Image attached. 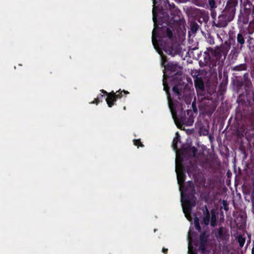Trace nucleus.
Wrapping results in <instances>:
<instances>
[{
  "label": "nucleus",
  "mask_w": 254,
  "mask_h": 254,
  "mask_svg": "<svg viewBox=\"0 0 254 254\" xmlns=\"http://www.w3.org/2000/svg\"><path fill=\"white\" fill-rule=\"evenodd\" d=\"M235 39L230 36L229 40L220 46H217L215 48L210 47L207 48L206 51L203 54V59H201L199 62L200 66H208L210 68H214L217 65H223L232 44L234 46L229 57L231 60H236L243 48L239 46L235 45Z\"/></svg>",
  "instance_id": "f257e3e1"
},
{
  "label": "nucleus",
  "mask_w": 254,
  "mask_h": 254,
  "mask_svg": "<svg viewBox=\"0 0 254 254\" xmlns=\"http://www.w3.org/2000/svg\"><path fill=\"white\" fill-rule=\"evenodd\" d=\"M181 189H183L181 195L183 211L186 214H190L192 208L196 205L194 185L192 181H189L186 186H182Z\"/></svg>",
  "instance_id": "f03ea898"
},
{
  "label": "nucleus",
  "mask_w": 254,
  "mask_h": 254,
  "mask_svg": "<svg viewBox=\"0 0 254 254\" xmlns=\"http://www.w3.org/2000/svg\"><path fill=\"white\" fill-rule=\"evenodd\" d=\"M237 5L238 0H228L225 8L219 15L217 21H213V25L217 28L226 27L235 17L236 7Z\"/></svg>",
  "instance_id": "7ed1b4c3"
},
{
  "label": "nucleus",
  "mask_w": 254,
  "mask_h": 254,
  "mask_svg": "<svg viewBox=\"0 0 254 254\" xmlns=\"http://www.w3.org/2000/svg\"><path fill=\"white\" fill-rule=\"evenodd\" d=\"M152 43L155 48L158 47L164 51V52L172 57L179 55L181 52L180 45L177 43L171 42L167 44L162 40H157L155 34L154 30L152 32Z\"/></svg>",
  "instance_id": "20e7f679"
},
{
  "label": "nucleus",
  "mask_w": 254,
  "mask_h": 254,
  "mask_svg": "<svg viewBox=\"0 0 254 254\" xmlns=\"http://www.w3.org/2000/svg\"><path fill=\"white\" fill-rule=\"evenodd\" d=\"M182 107V109L177 108V115L176 117H173V119L179 123V124L185 125L186 126H191L194 122L193 114H197V109L196 106L195 102L194 101L191 104V107L193 109H188L187 111V116L186 115L185 112L183 111L182 105L180 103L179 104Z\"/></svg>",
  "instance_id": "39448f33"
},
{
  "label": "nucleus",
  "mask_w": 254,
  "mask_h": 254,
  "mask_svg": "<svg viewBox=\"0 0 254 254\" xmlns=\"http://www.w3.org/2000/svg\"><path fill=\"white\" fill-rule=\"evenodd\" d=\"M163 85L164 86L163 89L166 92L167 96L168 104L172 116L173 117H176V116L177 115V108H179L181 109L182 108L179 105V102L178 101L172 100L169 92L170 87L166 81L164 80V78L163 79Z\"/></svg>",
  "instance_id": "423d86ee"
},
{
  "label": "nucleus",
  "mask_w": 254,
  "mask_h": 254,
  "mask_svg": "<svg viewBox=\"0 0 254 254\" xmlns=\"http://www.w3.org/2000/svg\"><path fill=\"white\" fill-rule=\"evenodd\" d=\"M123 92L125 94H129L127 91L125 90L122 91L121 89L116 92L112 91L108 94V97L106 98V101L109 107H112L115 105V103L117 101V99H120L123 96Z\"/></svg>",
  "instance_id": "0eeeda50"
},
{
  "label": "nucleus",
  "mask_w": 254,
  "mask_h": 254,
  "mask_svg": "<svg viewBox=\"0 0 254 254\" xmlns=\"http://www.w3.org/2000/svg\"><path fill=\"white\" fill-rule=\"evenodd\" d=\"M170 11L172 17H170L168 13L166 12L163 13V17L161 18V21L166 23L168 25L172 23L174 16L178 15L180 11L176 6L174 3H169Z\"/></svg>",
  "instance_id": "6e6552de"
},
{
  "label": "nucleus",
  "mask_w": 254,
  "mask_h": 254,
  "mask_svg": "<svg viewBox=\"0 0 254 254\" xmlns=\"http://www.w3.org/2000/svg\"><path fill=\"white\" fill-rule=\"evenodd\" d=\"M161 57L162 64L165 66L167 70L174 72L176 71V75H182V72L180 70H178V69L181 68V67L178 65V63L170 62L165 65V64L167 62V57L164 55H162Z\"/></svg>",
  "instance_id": "1a4fd4ad"
},
{
  "label": "nucleus",
  "mask_w": 254,
  "mask_h": 254,
  "mask_svg": "<svg viewBox=\"0 0 254 254\" xmlns=\"http://www.w3.org/2000/svg\"><path fill=\"white\" fill-rule=\"evenodd\" d=\"M208 236L205 232L200 234L199 237V246L198 250L202 254H208L209 251L207 250L206 247L208 243Z\"/></svg>",
  "instance_id": "9d476101"
},
{
  "label": "nucleus",
  "mask_w": 254,
  "mask_h": 254,
  "mask_svg": "<svg viewBox=\"0 0 254 254\" xmlns=\"http://www.w3.org/2000/svg\"><path fill=\"white\" fill-rule=\"evenodd\" d=\"M194 83L197 95H200L202 98H204V95L202 94V92H204V84L202 78L198 75H196L194 79Z\"/></svg>",
  "instance_id": "9b49d317"
},
{
  "label": "nucleus",
  "mask_w": 254,
  "mask_h": 254,
  "mask_svg": "<svg viewBox=\"0 0 254 254\" xmlns=\"http://www.w3.org/2000/svg\"><path fill=\"white\" fill-rule=\"evenodd\" d=\"M161 33L158 34L159 38H168L170 40H172L173 33L172 27H163L160 29Z\"/></svg>",
  "instance_id": "f8f14e48"
},
{
  "label": "nucleus",
  "mask_w": 254,
  "mask_h": 254,
  "mask_svg": "<svg viewBox=\"0 0 254 254\" xmlns=\"http://www.w3.org/2000/svg\"><path fill=\"white\" fill-rule=\"evenodd\" d=\"M247 32L245 30H240L237 36V45L240 47L243 48L245 43V39L247 38Z\"/></svg>",
  "instance_id": "ddd939ff"
},
{
  "label": "nucleus",
  "mask_w": 254,
  "mask_h": 254,
  "mask_svg": "<svg viewBox=\"0 0 254 254\" xmlns=\"http://www.w3.org/2000/svg\"><path fill=\"white\" fill-rule=\"evenodd\" d=\"M226 229L223 226H221L218 229L217 232L215 233V237L218 241L220 242L226 239Z\"/></svg>",
  "instance_id": "4468645a"
},
{
  "label": "nucleus",
  "mask_w": 254,
  "mask_h": 254,
  "mask_svg": "<svg viewBox=\"0 0 254 254\" xmlns=\"http://www.w3.org/2000/svg\"><path fill=\"white\" fill-rule=\"evenodd\" d=\"M251 14L246 13L241 11L238 17V23H242L243 25L247 24L249 22L250 15Z\"/></svg>",
  "instance_id": "2eb2a0df"
},
{
  "label": "nucleus",
  "mask_w": 254,
  "mask_h": 254,
  "mask_svg": "<svg viewBox=\"0 0 254 254\" xmlns=\"http://www.w3.org/2000/svg\"><path fill=\"white\" fill-rule=\"evenodd\" d=\"M176 172L177 176L178 183L181 186H182L185 181V174L182 170V169L179 170L177 168L176 169Z\"/></svg>",
  "instance_id": "dca6fc26"
},
{
  "label": "nucleus",
  "mask_w": 254,
  "mask_h": 254,
  "mask_svg": "<svg viewBox=\"0 0 254 254\" xmlns=\"http://www.w3.org/2000/svg\"><path fill=\"white\" fill-rule=\"evenodd\" d=\"M203 213V223L205 225H208L210 222V213L206 205H204L202 208Z\"/></svg>",
  "instance_id": "f3484780"
},
{
  "label": "nucleus",
  "mask_w": 254,
  "mask_h": 254,
  "mask_svg": "<svg viewBox=\"0 0 254 254\" xmlns=\"http://www.w3.org/2000/svg\"><path fill=\"white\" fill-rule=\"evenodd\" d=\"M244 10L243 12L246 13L251 14L252 8L253 7V12H254V5L253 6V4L249 0H245L243 3Z\"/></svg>",
  "instance_id": "a211bd4d"
},
{
  "label": "nucleus",
  "mask_w": 254,
  "mask_h": 254,
  "mask_svg": "<svg viewBox=\"0 0 254 254\" xmlns=\"http://www.w3.org/2000/svg\"><path fill=\"white\" fill-rule=\"evenodd\" d=\"M100 92L101 94L98 95L97 98H95L94 100L90 103L91 104H96L98 105L100 102H102L103 99L105 96H107V97H108V94H109V93L106 91L102 89L100 90Z\"/></svg>",
  "instance_id": "6ab92c4d"
},
{
  "label": "nucleus",
  "mask_w": 254,
  "mask_h": 254,
  "mask_svg": "<svg viewBox=\"0 0 254 254\" xmlns=\"http://www.w3.org/2000/svg\"><path fill=\"white\" fill-rule=\"evenodd\" d=\"M183 151L189 156L192 155L193 157H195L197 150L194 146H187L183 148Z\"/></svg>",
  "instance_id": "aec40b11"
},
{
  "label": "nucleus",
  "mask_w": 254,
  "mask_h": 254,
  "mask_svg": "<svg viewBox=\"0 0 254 254\" xmlns=\"http://www.w3.org/2000/svg\"><path fill=\"white\" fill-rule=\"evenodd\" d=\"M237 102L239 104V106L237 109V112L238 113H240L241 116L245 115L246 114L244 112L242 111V107L244 110H245L244 109V107L246 108V102L244 100H240V99H237Z\"/></svg>",
  "instance_id": "412c9836"
},
{
  "label": "nucleus",
  "mask_w": 254,
  "mask_h": 254,
  "mask_svg": "<svg viewBox=\"0 0 254 254\" xmlns=\"http://www.w3.org/2000/svg\"><path fill=\"white\" fill-rule=\"evenodd\" d=\"M250 106L249 107L250 109V112L249 114L250 116V121L251 122V124L253 126V129H254V99L253 100L252 102L250 103Z\"/></svg>",
  "instance_id": "4be33fe9"
},
{
  "label": "nucleus",
  "mask_w": 254,
  "mask_h": 254,
  "mask_svg": "<svg viewBox=\"0 0 254 254\" xmlns=\"http://www.w3.org/2000/svg\"><path fill=\"white\" fill-rule=\"evenodd\" d=\"M173 91L176 96H178V99L181 100L183 99L182 90L179 88L178 85H175L173 87Z\"/></svg>",
  "instance_id": "5701e85b"
},
{
  "label": "nucleus",
  "mask_w": 254,
  "mask_h": 254,
  "mask_svg": "<svg viewBox=\"0 0 254 254\" xmlns=\"http://www.w3.org/2000/svg\"><path fill=\"white\" fill-rule=\"evenodd\" d=\"M211 221H210V224L211 226L215 227L217 223V217L216 216L215 211L213 209L211 210Z\"/></svg>",
  "instance_id": "b1692460"
},
{
  "label": "nucleus",
  "mask_w": 254,
  "mask_h": 254,
  "mask_svg": "<svg viewBox=\"0 0 254 254\" xmlns=\"http://www.w3.org/2000/svg\"><path fill=\"white\" fill-rule=\"evenodd\" d=\"M247 64H242L234 66L233 70L234 71H243L247 70Z\"/></svg>",
  "instance_id": "393cba45"
},
{
  "label": "nucleus",
  "mask_w": 254,
  "mask_h": 254,
  "mask_svg": "<svg viewBox=\"0 0 254 254\" xmlns=\"http://www.w3.org/2000/svg\"><path fill=\"white\" fill-rule=\"evenodd\" d=\"M254 32V21H251L249 23V27L248 29V33L249 34L251 35Z\"/></svg>",
  "instance_id": "a878e982"
},
{
  "label": "nucleus",
  "mask_w": 254,
  "mask_h": 254,
  "mask_svg": "<svg viewBox=\"0 0 254 254\" xmlns=\"http://www.w3.org/2000/svg\"><path fill=\"white\" fill-rule=\"evenodd\" d=\"M238 242L239 244V246L242 248L246 242V238L243 237L242 235H239L238 237Z\"/></svg>",
  "instance_id": "bb28decb"
},
{
  "label": "nucleus",
  "mask_w": 254,
  "mask_h": 254,
  "mask_svg": "<svg viewBox=\"0 0 254 254\" xmlns=\"http://www.w3.org/2000/svg\"><path fill=\"white\" fill-rule=\"evenodd\" d=\"M180 140H179L178 137H175L172 142V147L173 149L175 151L178 150V143L179 142Z\"/></svg>",
  "instance_id": "cd10ccee"
},
{
  "label": "nucleus",
  "mask_w": 254,
  "mask_h": 254,
  "mask_svg": "<svg viewBox=\"0 0 254 254\" xmlns=\"http://www.w3.org/2000/svg\"><path fill=\"white\" fill-rule=\"evenodd\" d=\"M194 224L195 229L200 231L201 230V227L199 224V219L197 217H195L194 219Z\"/></svg>",
  "instance_id": "c85d7f7f"
},
{
  "label": "nucleus",
  "mask_w": 254,
  "mask_h": 254,
  "mask_svg": "<svg viewBox=\"0 0 254 254\" xmlns=\"http://www.w3.org/2000/svg\"><path fill=\"white\" fill-rule=\"evenodd\" d=\"M206 41L210 45H214L215 43L214 39L210 34H208L206 37Z\"/></svg>",
  "instance_id": "c756f323"
},
{
  "label": "nucleus",
  "mask_w": 254,
  "mask_h": 254,
  "mask_svg": "<svg viewBox=\"0 0 254 254\" xmlns=\"http://www.w3.org/2000/svg\"><path fill=\"white\" fill-rule=\"evenodd\" d=\"M198 29V25L194 22L190 25V30L193 33H195Z\"/></svg>",
  "instance_id": "7c9ffc66"
},
{
  "label": "nucleus",
  "mask_w": 254,
  "mask_h": 254,
  "mask_svg": "<svg viewBox=\"0 0 254 254\" xmlns=\"http://www.w3.org/2000/svg\"><path fill=\"white\" fill-rule=\"evenodd\" d=\"M133 144L134 145L137 146L138 147H143L144 145L142 143V142L140 141V139H134L133 140Z\"/></svg>",
  "instance_id": "2f4dec72"
},
{
  "label": "nucleus",
  "mask_w": 254,
  "mask_h": 254,
  "mask_svg": "<svg viewBox=\"0 0 254 254\" xmlns=\"http://www.w3.org/2000/svg\"><path fill=\"white\" fill-rule=\"evenodd\" d=\"M209 5L211 9H213L217 7L215 1L214 0H208Z\"/></svg>",
  "instance_id": "473e14b6"
},
{
  "label": "nucleus",
  "mask_w": 254,
  "mask_h": 254,
  "mask_svg": "<svg viewBox=\"0 0 254 254\" xmlns=\"http://www.w3.org/2000/svg\"><path fill=\"white\" fill-rule=\"evenodd\" d=\"M222 204H223V208H224V210L226 211H228L229 210V206H228V204L227 203V201L223 200L222 201Z\"/></svg>",
  "instance_id": "72a5a7b5"
},
{
  "label": "nucleus",
  "mask_w": 254,
  "mask_h": 254,
  "mask_svg": "<svg viewBox=\"0 0 254 254\" xmlns=\"http://www.w3.org/2000/svg\"><path fill=\"white\" fill-rule=\"evenodd\" d=\"M153 20L154 23V25L156 27V25L158 23V20L157 19V17H156V14H155L154 10H153Z\"/></svg>",
  "instance_id": "f704fd0d"
},
{
  "label": "nucleus",
  "mask_w": 254,
  "mask_h": 254,
  "mask_svg": "<svg viewBox=\"0 0 254 254\" xmlns=\"http://www.w3.org/2000/svg\"><path fill=\"white\" fill-rule=\"evenodd\" d=\"M243 192L244 193V194H248V195H249L251 193V190H250V189H243Z\"/></svg>",
  "instance_id": "c9c22d12"
},
{
  "label": "nucleus",
  "mask_w": 254,
  "mask_h": 254,
  "mask_svg": "<svg viewBox=\"0 0 254 254\" xmlns=\"http://www.w3.org/2000/svg\"><path fill=\"white\" fill-rule=\"evenodd\" d=\"M211 16L213 19H215L216 16V13L213 9H211Z\"/></svg>",
  "instance_id": "e433bc0d"
},
{
  "label": "nucleus",
  "mask_w": 254,
  "mask_h": 254,
  "mask_svg": "<svg viewBox=\"0 0 254 254\" xmlns=\"http://www.w3.org/2000/svg\"><path fill=\"white\" fill-rule=\"evenodd\" d=\"M168 249H166V248H163L162 249V253H163L164 254H167V253H168Z\"/></svg>",
  "instance_id": "4c0bfd02"
},
{
  "label": "nucleus",
  "mask_w": 254,
  "mask_h": 254,
  "mask_svg": "<svg viewBox=\"0 0 254 254\" xmlns=\"http://www.w3.org/2000/svg\"><path fill=\"white\" fill-rule=\"evenodd\" d=\"M178 137L179 138V140H180V135H179L178 132H177L176 133V137Z\"/></svg>",
  "instance_id": "58836bf2"
},
{
  "label": "nucleus",
  "mask_w": 254,
  "mask_h": 254,
  "mask_svg": "<svg viewBox=\"0 0 254 254\" xmlns=\"http://www.w3.org/2000/svg\"><path fill=\"white\" fill-rule=\"evenodd\" d=\"M252 254H254V245L253 246L252 249Z\"/></svg>",
  "instance_id": "ea45409f"
},
{
  "label": "nucleus",
  "mask_w": 254,
  "mask_h": 254,
  "mask_svg": "<svg viewBox=\"0 0 254 254\" xmlns=\"http://www.w3.org/2000/svg\"><path fill=\"white\" fill-rule=\"evenodd\" d=\"M248 40H249L251 39V37L250 36H248Z\"/></svg>",
  "instance_id": "a19ab883"
}]
</instances>
